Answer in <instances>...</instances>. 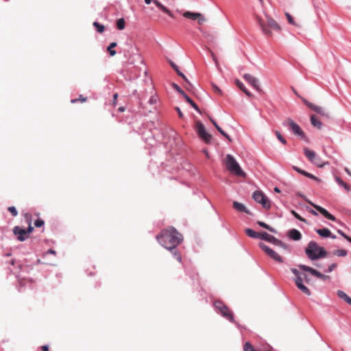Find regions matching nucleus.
I'll list each match as a JSON object with an SVG mask.
<instances>
[{
  "mask_svg": "<svg viewBox=\"0 0 351 351\" xmlns=\"http://www.w3.org/2000/svg\"><path fill=\"white\" fill-rule=\"evenodd\" d=\"M184 98L197 112H198L199 113L201 112L197 104L186 94L184 95Z\"/></svg>",
  "mask_w": 351,
  "mask_h": 351,
  "instance_id": "24",
  "label": "nucleus"
},
{
  "mask_svg": "<svg viewBox=\"0 0 351 351\" xmlns=\"http://www.w3.org/2000/svg\"><path fill=\"white\" fill-rule=\"evenodd\" d=\"M346 240L348 241H349L350 243H351V238L350 237H346Z\"/></svg>",
  "mask_w": 351,
  "mask_h": 351,
  "instance_id": "63",
  "label": "nucleus"
},
{
  "mask_svg": "<svg viewBox=\"0 0 351 351\" xmlns=\"http://www.w3.org/2000/svg\"><path fill=\"white\" fill-rule=\"evenodd\" d=\"M34 228L29 225L27 230H25V232L27 233V235L29 237V234L33 231Z\"/></svg>",
  "mask_w": 351,
  "mask_h": 351,
  "instance_id": "47",
  "label": "nucleus"
},
{
  "mask_svg": "<svg viewBox=\"0 0 351 351\" xmlns=\"http://www.w3.org/2000/svg\"><path fill=\"white\" fill-rule=\"evenodd\" d=\"M274 191L277 193L280 192V189L278 187H275Z\"/></svg>",
  "mask_w": 351,
  "mask_h": 351,
  "instance_id": "62",
  "label": "nucleus"
},
{
  "mask_svg": "<svg viewBox=\"0 0 351 351\" xmlns=\"http://www.w3.org/2000/svg\"><path fill=\"white\" fill-rule=\"evenodd\" d=\"M258 246L272 259L280 263H283V258L265 243H260Z\"/></svg>",
  "mask_w": 351,
  "mask_h": 351,
  "instance_id": "11",
  "label": "nucleus"
},
{
  "mask_svg": "<svg viewBox=\"0 0 351 351\" xmlns=\"http://www.w3.org/2000/svg\"><path fill=\"white\" fill-rule=\"evenodd\" d=\"M214 89H215V90L216 92H217V93H220L221 90H220V89H219L217 86H214Z\"/></svg>",
  "mask_w": 351,
  "mask_h": 351,
  "instance_id": "59",
  "label": "nucleus"
},
{
  "mask_svg": "<svg viewBox=\"0 0 351 351\" xmlns=\"http://www.w3.org/2000/svg\"><path fill=\"white\" fill-rule=\"evenodd\" d=\"M156 101H157V98H156V97H154H154H152L149 99V103L150 104H156Z\"/></svg>",
  "mask_w": 351,
  "mask_h": 351,
  "instance_id": "48",
  "label": "nucleus"
},
{
  "mask_svg": "<svg viewBox=\"0 0 351 351\" xmlns=\"http://www.w3.org/2000/svg\"><path fill=\"white\" fill-rule=\"evenodd\" d=\"M195 130L199 137L206 143H210L212 139V136L207 132L203 123L197 121L195 123Z\"/></svg>",
  "mask_w": 351,
  "mask_h": 351,
  "instance_id": "7",
  "label": "nucleus"
},
{
  "mask_svg": "<svg viewBox=\"0 0 351 351\" xmlns=\"http://www.w3.org/2000/svg\"><path fill=\"white\" fill-rule=\"evenodd\" d=\"M224 162L226 168L231 173L242 178L246 176V173L242 170L239 164L232 155L228 154L226 156Z\"/></svg>",
  "mask_w": 351,
  "mask_h": 351,
  "instance_id": "4",
  "label": "nucleus"
},
{
  "mask_svg": "<svg viewBox=\"0 0 351 351\" xmlns=\"http://www.w3.org/2000/svg\"><path fill=\"white\" fill-rule=\"evenodd\" d=\"M13 232L17 237V239L19 241H24L26 239L28 238V236L25 232V230L21 228L19 226H15L13 228Z\"/></svg>",
  "mask_w": 351,
  "mask_h": 351,
  "instance_id": "14",
  "label": "nucleus"
},
{
  "mask_svg": "<svg viewBox=\"0 0 351 351\" xmlns=\"http://www.w3.org/2000/svg\"><path fill=\"white\" fill-rule=\"evenodd\" d=\"M315 232L323 238L331 237L332 239H336L335 235H332L330 230L328 228L316 229Z\"/></svg>",
  "mask_w": 351,
  "mask_h": 351,
  "instance_id": "19",
  "label": "nucleus"
},
{
  "mask_svg": "<svg viewBox=\"0 0 351 351\" xmlns=\"http://www.w3.org/2000/svg\"><path fill=\"white\" fill-rule=\"evenodd\" d=\"M117 45H108V48H107V51L109 52L110 55L111 56H113L114 55L116 54V51L114 50V47H116Z\"/></svg>",
  "mask_w": 351,
  "mask_h": 351,
  "instance_id": "38",
  "label": "nucleus"
},
{
  "mask_svg": "<svg viewBox=\"0 0 351 351\" xmlns=\"http://www.w3.org/2000/svg\"><path fill=\"white\" fill-rule=\"evenodd\" d=\"M173 87L178 91L180 94H181L183 97L186 93L184 92V90L176 84L173 83L172 84Z\"/></svg>",
  "mask_w": 351,
  "mask_h": 351,
  "instance_id": "35",
  "label": "nucleus"
},
{
  "mask_svg": "<svg viewBox=\"0 0 351 351\" xmlns=\"http://www.w3.org/2000/svg\"><path fill=\"white\" fill-rule=\"evenodd\" d=\"M158 243L169 251L176 248L183 240V237L174 228L170 227L156 237Z\"/></svg>",
  "mask_w": 351,
  "mask_h": 351,
  "instance_id": "1",
  "label": "nucleus"
},
{
  "mask_svg": "<svg viewBox=\"0 0 351 351\" xmlns=\"http://www.w3.org/2000/svg\"><path fill=\"white\" fill-rule=\"evenodd\" d=\"M244 79L248 82L256 90H261L258 80L250 74H245L243 76Z\"/></svg>",
  "mask_w": 351,
  "mask_h": 351,
  "instance_id": "16",
  "label": "nucleus"
},
{
  "mask_svg": "<svg viewBox=\"0 0 351 351\" xmlns=\"http://www.w3.org/2000/svg\"><path fill=\"white\" fill-rule=\"evenodd\" d=\"M335 254L338 256H345L347 255V252L345 250H337L335 252Z\"/></svg>",
  "mask_w": 351,
  "mask_h": 351,
  "instance_id": "37",
  "label": "nucleus"
},
{
  "mask_svg": "<svg viewBox=\"0 0 351 351\" xmlns=\"http://www.w3.org/2000/svg\"><path fill=\"white\" fill-rule=\"evenodd\" d=\"M295 282L297 287L302 291L304 294L307 295H311L310 290L303 284L302 277H298V278H295Z\"/></svg>",
  "mask_w": 351,
  "mask_h": 351,
  "instance_id": "18",
  "label": "nucleus"
},
{
  "mask_svg": "<svg viewBox=\"0 0 351 351\" xmlns=\"http://www.w3.org/2000/svg\"><path fill=\"white\" fill-rule=\"evenodd\" d=\"M285 15L288 22L291 25H295V22L293 21V18L292 17V16L288 12L285 13Z\"/></svg>",
  "mask_w": 351,
  "mask_h": 351,
  "instance_id": "41",
  "label": "nucleus"
},
{
  "mask_svg": "<svg viewBox=\"0 0 351 351\" xmlns=\"http://www.w3.org/2000/svg\"><path fill=\"white\" fill-rule=\"evenodd\" d=\"M303 102L309 107L311 110L315 111V112L321 114L323 117H329L328 112L322 107L318 106L317 105L313 104V103L309 102L305 99H302Z\"/></svg>",
  "mask_w": 351,
  "mask_h": 351,
  "instance_id": "12",
  "label": "nucleus"
},
{
  "mask_svg": "<svg viewBox=\"0 0 351 351\" xmlns=\"http://www.w3.org/2000/svg\"><path fill=\"white\" fill-rule=\"evenodd\" d=\"M317 210H318L322 215H323L326 218L332 220V221H336V218L335 216L329 213L325 208L315 205L313 204L312 202H309Z\"/></svg>",
  "mask_w": 351,
  "mask_h": 351,
  "instance_id": "17",
  "label": "nucleus"
},
{
  "mask_svg": "<svg viewBox=\"0 0 351 351\" xmlns=\"http://www.w3.org/2000/svg\"><path fill=\"white\" fill-rule=\"evenodd\" d=\"M303 271H308L309 273H311L312 275L314 276V272H316V269L311 267H308V266H306L305 265H300L298 266Z\"/></svg>",
  "mask_w": 351,
  "mask_h": 351,
  "instance_id": "27",
  "label": "nucleus"
},
{
  "mask_svg": "<svg viewBox=\"0 0 351 351\" xmlns=\"http://www.w3.org/2000/svg\"><path fill=\"white\" fill-rule=\"evenodd\" d=\"M337 232L341 235L343 237H344L346 239V237H348V236H347L343 231H341V230H339L337 231Z\"/></svg>",
  "mask_w": 351,
  "mask_h": 351,
  "instance_id": "51",
  "label": "nucleus"
},
{
  "mask_svg": "<svg viewBox=\"0 0 351 351\" xmlns=\"http://www.w3.org/2000/svg\"><path fill=\"white\" fill-rule=\"evenodd\" d=\"M43 351H49V348L47 346H42Z\"/></svg>",
  "mask_w": 351,
  "mask_h": 351,
  "instance_id": "56",
  "label": "nucleus"
},
{
  "mask_svg": "<svg viewBox=\"0 0 351 351\" xmlns=\"http://www.w3.org/2000/svg\"><path fill=\"white\" fill-rule=\"evenodd\" d=\"M253 199L257 202L261 204L263 208L269 209L271 206L269 200L268 198L259 191H256L253 193Z\"/></svg>",
  "mask_w": 351,
  "mask_h": 351,
  "instance_id": "9",
  "label": "nucleus"
},
{
  "mask_svg": "<svg viewBox=\"0 0 351 351\" xmlns=\"http://www.w3.org/2000/svg\"><path fill=\"white\" fill-rule=\"evenodd\" d=\"M176 111L178 112V116L180 117V118H182L184 117L180 108L179 107H176Z\"/></svg>",
  "mask_w": 351,
  "mask_h": 351,
  "instance_id": "49",
  "label": "nucleus"
},
{
  "mask_svg": "<svg viewBox=\"0 0 351 351\" xmlns=\"http://www.w3.org/2000/svg\"><path fill=\"white\" fill-rule=\"evenodd\" d=\"M304 176L307 177V178H309L311 179H313V180H316L317 182H320V179L318 178L317 177L315 176L314 175L307 172L305 171V173H304Z\"/></svg>",
  "mask_w": 351,
  "mask_h": 351,
  "instance_id": "36",
  "label": "nucleus"
},
{
  "mask_svg": "<svg viewBox=\"0 0 351 351\" xmlns=\"http://www.w3.org/2000/svg\"><path fill=\"white\" fill-rule=\"evenodd\" d=\"M291 272L295 276V278H298V277H302L301 274L296 269H291Z\"/></svg>",
  "mask_w": 351,
  "mask_h": 351,
  "instance_id": "43",
  "label": "nucleus"
},
{
  "mask_svg": "<svg viewBox=\"0 0 351 351\" xmlns=\"http://www.w3.org/2000/svg\"><path fill=\"white\" fill-rule=\"evenodd\" d=\"M282 125L285 127L289 128L293 134L300 136L304 139L305 138V134L301 129L299 125L294 122L291 119H288L282 122Z\"/></svg>",
  "mask_w": 351,
  "mask_h": 351,
  "instance_id": "6",
  "label": "nucleus"
},
{
  "mask_svg": "<svg viewBox=\"0 0 351 351\" xmlns=\"http://www.w3.org/2000/svg\"><path fill=\"white\" fill-rule=\"evenodd\" d=\"M173 256L179 261H182V256L178 252V251L176 250V247L174 248L173 250L171 251Z\"/></svg>",
  "mask_w": 351,
  "mask_h": 351,
  "instance_id": "33",
  "label": "nucleus"
},
{
  "mask_svg": "<svg viewBox=\"0 0 351 351\" xmlns=\"http://www.w3.org/2000/svg\"><path fill=\"white\" fill-rule=\"evenodd\" d=\"M337 295L345 300L348 304L351 305V298L343 291L339 290L337 291Z\"/></svg>",
  "mask_w": 351,
  "mask_h": 351,
  "instance_id": "23",
  "label": "nucleus"
},
{
  "mask_svg": "<svg viewBox=\"0 0 351 351\" xmlns=\"http://www.w3.org/2000/svg\"><path fill=\"white\" fill-rule=\"evenodd\" d=\"M335 181L339 186H343L347 191H350V186L348 185V184L343 182L339 177L336 176Z\"/></svg>",
  "mask_w": 351,
  "mask_h": 351,
  "instance_id": "26",
  "label": "nucleus"
},
{
  "mask_svg": "<svg viewBox=\"0 0 351 351\" xmlns=\"http://www.w3.org/2000/svg\"><path fill=\"white\" fill-rule=\"evenodd\" d=\"M210 121L212 122V123L214 125L216 129H217V127H219V125L217 123V122L211 117H209Z\"/></svg>",
  "mask_w": 351,
  "mask_h": 351,
  "instance_id": "50",
  "label": "nucleus"
},
{
  "mask_svg": "<svg viewBox=\"0 0 351 351\" xmlns=\"http://www.w3.org/2000/svg\"><path fill=\"white\" fill-rule=\"evenodd\" d=\"M337 267V264L332 263L328 266L327 272H331L334 270V269Z\"/></svg>",
  "mask_w": 351,
  "mask_h": 351,
  "instance_id": "46",
  "label": "nucleus"
},
{
  "mask_svg": "<svg viewBox=\"0 0 351 351\" xmlns=\"http://www.w3.org/2000/svg\"><path fill=\"white\" fill-rule=\"evenodd\" d=\"M93 25L99 33H102L104 31V25L99 23L98 22H94Z\"/></svg>",
  "mask_w": 351,
  "mask_h": 351,
  "instance_id": "31",
  "label": "nucleus"
},
{
  "mask_svg": "<svg viewBox=\"0 0 351 351\" xmlns=\"http://www.w3.org/2000/svg\"><path fill=\"white\" fill-rule=\"evenodd\" d=\"M311 124L317 128L318 129H321L322 126V122L318 120L315 115H312L311 117Z\"/></svg>",
  "mask_w": 351,
  "mask_h": 351,
  "instance_id": "25",
  "label": "nucleus"
},
{
  "mask_svg": "<svg viewBox=\"0 0 351 351\" xmlns=\"http://www.w3.org/2000/svg\"><path fill=\"white\" fill-rule=\"evenodd\" d=\"M219 132L222 134L223 136H225L229 141H232V139L230 138V136L226 134L222 129L221 127H217V129Z\"/></svg>",
  "mask_w": 351,
  "mask_h": 351,
  "instance_id": "39",
  "label": "nucleus"
},
{
  "mask_svg": "<svg viewBox=\"0 0 351 351\" xmlns=\"http://www.w3.org/2000/svg\"><path fill=\"white\" fill-rule=\"evenodd\" d=\"M214 305L216 308H217L223 317H226L227 319H228L231 322H234V317L232 313V312L229 310L228 307L223 304L220 301H216L214 303Z\"/></svg>",
  "mask_w": 351,
  "mask_h": 351,
  "instance_id": "8",
  "label": "nucleus"
},
{
  "mask_svg": "<svg viewBox=\"0 0 351 351\" xmlns=\"http://www.w3.org/2000/svg\"><path fill=\"white\" fill-rule=\"evenodd\" d=\"M210 53H211V56H212V58L213 59V60L215 61V62L217 64V58H216V56L215 55V53L212 51H210Z\"/></svg>",
  "mask_w": 351,
  "mask_h": 351,
  "instance_id": "53",
  "label": "nucleus"
},
{
  "mask_svg": "<svg viewBox=\"0 0 351 351\" xmlns=\"http://www.w3.org/2000/svg\"><path fill=\"white\" fill-rule=\"evenodd\" d=\"M47 253H48V254H56V251H55V250H51V249H50V250H49L47 251Z\"/></svg>",
  "mask_w": 351,
  "mask_h": 351,
  "instance_id": "57",
  "label": "nucleus"
},
{
  "mask_svg": "<svg viewBox=\"0 0 351 351\" xmlns=\"http://www.w3.org/2000/svg\"><path fill=\"white\" fill-rule=\"evenodd\" d=\"M45 222L42 219H36L34 222V225L36 227L40 228L42 227L44 225Z\"/></svg>",
  "mask_w": 351,
  "mask_h": 351,
  "instance_id": "42",
  "label": "nucleus"
},
{
  "mask_svg": "<svg viewBox=\"0 0 351 351\" xmlns=\"http://www.w3.org/2000/svg\"><path fill=\"white\" fill-rule=\"evenodd\" d=\"M237 86L240 88V89H241L245 93L246 95H247L248 97H251L252 95L251 94L250 92H249L245 87L244 84L240 82L239 80H237L236 82Z\"/></svg>",
  "mask_w": 351,
  "mask_h": 351,
  "instance_id": "29",
  "label": "nucleus"
},
{
  "mask_svg": "<svg viewBox=\"0 0 351 351\" xmlns=\"http://www.w3.org/2000/svg\"><path fill=\"white\" fill-rule=\"evenodd\" d=\"M287 237L293 241H300L302 239L300 232L296 229H291L287 233Z\"/></svg>",
  "mask_w": 351,
  "mask_h": 351,
  "instance_id": "20",
  "label": "nucleus"
},
{
  "mask_svg": "<svg viewBox=\"0 0 351 351\" xmlns=\"http://www.w3.org/2000/svg\"><path fill=\"white\" fill-rule=\"evenodd\" d=\"M304 278H305L306 282L308 283L309 282V279H308V276L305 275Z\"/></svg>",
  "mask_w": 351,
  "mask_h": 351,
  "instance_id": "61",
  "label": "nucleus"
},
{
  "mask_svg": "<svg viewBox=\"0 0 351 351\" xmlns=\"http://www.w3.org/2000/svg\"><path fill=\"white\" fill-rule=\"evenodd\" d=\"M257 223L261 227L264 228L268 230L271 232H274V233L276 232V230L274 228H273L272 227L269 226V225H267V223H264L263 221H257Z\"/></svg>",
  "mask_w": 351,
  "mask_h": 351,
  "instance_id": "28",
  "label": "nucleus"
},
{
  "mask_svg": "<svg viewBox=\"0 0 351 351\" xmlns=\"http://www.w3.org/2000/svg\"><path fill=\"white\" fill-rule=\"evenodd\" d=\"M305 253L311 261L324 258L327 254L326 250L323 247L319 246L314 241L308 243V246L305 249Z\"/></svg>",
  "mask_w": 351,
  "mask_h": 351,
  "instance_id": "3",
  "label": "nucleus"
},
{
  "mask_svg": "<svg viewBox=\"0 0 351 351\" xmlns=\"http://www.w3.org/2000/svg\"><path fill=\"white\" fill-rule=\"evenodd\" d=\"M291 213L296 219L302 221H305V220L302 217H301L295 211L293 210Z\"/></svg>",
  "mask_w": 351,
  "mask_h": 351,
  "instance_id": "44",
  "label": "nucleus"
},
{
  "mask_svg": "<svg viewBox=\"0 0 351 351\" xmlns=\"http://www.w3.org/2000/svg\"><path fill=\"white\" fill-rule=\"evenodd\" d=\"M311 213L313 215H315V216H317V213L316 211H315L314 210H311Z\"/></svg>",
  "mask_w": 351,
  "mask_h": 351,
  "instance_id": "60",
  "label": "nucleus"
},
{
  "mask_svg": "<svg viewBox=\"0 0 351 351\" xmlns=\"http://www.w3.org/2000/svg\"><path fill=\"white\" fill-rule=\"evenodd\" d=\"M203 152L205 154L206 156L208 158H209V154L207 149H204Z\"/></svg>",
  "mask_w": 351,
  "mask_h": 351,
  "instance_id": "58",
  "label": "nucleus"
},
{
  "mask_svg": "<svg viewBox=\"0 0 351 351\" xmlns=\"http://www.w3.org/2000/svg\"><path fill=\"white\" fill-rule=\"evenodd\" d=\"M293 169L296 171L297 172H298L299 173L302 174L304 176V173H305V171L304 170H302L301 169H300L299 167H296V166H293Z\"/></svg>",
  "mask_w": 351,
  "mask_h": 351,
  "instance_id": "45",
  "label": "nucleus"
},
{
  "mask_svg": "<svg viewBox=\"0 0 351 351\" xmlns=\"http://www.w3.org/2000/svg\"><path fill=\"white\" fill-rule=\"evenodd\" d=\"M344 170L349 175L351 176V171L349 170V169L348 167H345L344 168Z\"/></svg>",
  "mask_w": 351,
  "mask_h": 351,
  "instance_id": "55",
  "label": "nucleus"
},
{
  "mask_svg": "<svg viewBox=\"0 0 351 351\" xmlns=\"http://www.w3.org/2000/svg\"><path fill=\"white\" fill-rule=\"evenodd\" d=\"M152 2H153L158 8H160L165 13L167 14L169 16L172 18L174 17L172 12L158 0H145V3L147 5L150 4Z\"/></svg>",
  "mask_w": 351,
  "mask_h": 351,
  "instance_id": "15",
  "label": "nucleus"
},
{
  "mask_svg": "<svg viewBox=\"0 0 351 351\" xmlns=\"http://www.w3.org/2000/svg\"><path fill=\"white\" fill-rule=\"evenodd\" d=\"M256 21L266 36H271L273 32H280L281 30L277 21L266 13H264V17L256 16Z\"/></svg>",
  "mask_w": 351,
  "mask_h": 351,
  "instance_id": "2",
  "label": "nucleus"
},
{
  "mask_svg": "<svg viewBox=\"0 0 351 351\" xmlns=\"http://www.w3.org/2000/svg\"><path fill=\"white\" fill-rule=\"evenodd\" d=\"M118 95L116 93L114 95V99L115 100L117 98Z\"/></svg>",
  "mask_w": 351,
  "mask_h": 351,
  "instance_id": "64",
  "label": "nucleus"
},
{
  "mask_svg": "<svg viewBox=\"0 0 351 351\" xmlns=\"http://www.w3.org/2000/svg\"><path fill=\"white\" fill-rule=\"evenodd\" d=\"M262 239L265 240L266 241H268L269 243H271L277 246H279L284 250H289V247L286 243H285L282 241H281L280 240L276 239L275 237L269 234L266 232H263Z\"/></svg>",
  "mask_w": 351,
  "mask_h": 351,
  "instance_id": "10",
  "label": "nucleus"
},
{
  "mask_svg": "<svg viewBox=\"0 0 351 351\" xmlns=\"http://www.w3.org/2000/svg\"><path fill=\"white\" fill-rule=\"evenodd\" d=\"M183 16L185 18L190 19L191 20H197L199 24H202L205 21V18L200 13L197 12H191L189 11H186L183 13Z\"/></svg>",
  "mask_w": 351,
  "mask_h": 351,
  "instance_id": "13",
  "label": "nucleus"
},
{
  "mask_svg": "<svg viewBox=\"0 0 351 351\" xmlns=\"http://www.w3.org/2000/svg\"><path fill=\"white\" fill-rule=\"evenodd\" d=\"M8 210L11 213L12 216L16 217L18 215L16 208L14 206L8 207Z\"/></svg>",
  "mask_w": 351,
  "mask_h": 351,
  "instance_id": "40",
  "label": "nucleus"
},
{
  "mask_svg": "<svg viewBox=\"0 0 351 351\" xmlns=\"http://www.w3.org/2000/svg\"><path fill=\"white\" fill-rule=\"evenodd\" d=\"M322 273H320L319 271H316V272H314V276L319 278Z\"/></svg>",
  "mask_w": 351,
  "mask_h": 351,
  "instance_id": "54",
  "label": "nucleus"
},
{
  "mask_svg": "<svg viewBox=\"0 0 351 351\" xmlns=\"http://www.w3.org/2000/svg\"><path fill=\"white\" fill-rule=\"evenodd\" d=\"M125 20L123 18L118 19V21H117V26L119 29H123L125 27Z\"/></svg>",
  "mask_w": 351,
  "mask_h": 351,
  "instance_id": "32",
  "label": "nucleus"
},
{
  "mask_svg": "<svg viewBox=\"0 0 351 351\" xmlns=\"http://www.w3.org/2000/svg\"><path fill=\"white\" fill-rule=\"evenodd\" d=\"M277 138L284 145L287 144L286 139L280 134L278 131H276L275 132Z\"/></svg>",
  "mask_w": 351,
  "mask_h": 351,
  "instance_id": "34",
  "label": "nucleus"
},
{
  "mask_svg": "<svg viewBox=\"0 0 351 351\" xmlns=\"http://www.w3.org/2000/svg\"><path fill=\"white\" fill-rule=\"evenodd\" d=\"M245 233L250 237L254 238V239H262L263 232L258 233V232H255L254 230H252L250 228H247V229L245 230Z\"/></svg>",
  "mask_w": 351,
  "mask_h": 351,
  "instance_id": "22",
  "label": "nucleus"
},
{
  "mask_svg": "<svg viewBox=\"0 0 351 351\" xmlns=\"http://www.w3.org/2000/svg\"><path fill=\"white\" fill-rule=\"evenodd\" d=\"M329 278V276H326V275H324V274H321L320 277H319V279H322L323 280H326L327 279Z\"/></svg>",
  "mask_w": 351,
  "mask_h": 351,
  "instance_id": "52",
  "label": "nucleus"
},
{
  "mask_svg": "<svg viewBox=\"0 0 351 351\" xmlns=\"http://www.w3.org/2000/svg\"><path fill=\"white\" fill-rule=\"evenodd\" d=\"M172 67L175 69V71L177 72L178 75L180 77H182L186 82H188V80L186 79V76L184 75L183 73H182L177 65H176L174 63H171Z\"/></svg>",
  "mask_w": 351,
  "mask_h": 351,
  "instance_id": "30",
  "label": "nucleus"
},
{
  "mask_svg": "<svg viewBox=\"0 0 351 351\" xmlns=\"http://www.w3.org/2000/svg\"><path fill=\"white\" fill-rule=\"evenodd\" d=\"M233 207L234 209H236L237 210H238L239 212H243V213H245L247 214L250 213L249 210L246 208V207L243 204H241L240 202H234Z\"/></svg>",
  "mask_w": 351,
  "mask_h": 351,
  "instance_id": "21",
  "label": "nucleus"
},
{
  "mask_svg": "<svg viewBox=\"0 0 351 351\" xmlns=\"http://www.w3.org/2000/svg\"><path fill=\"white\" fill-rule=\"evenodd\" d=\"M303 151L305 156L315 166L322 168L326 165V163L322 161V158L317 156L314 151L309 149L308 147H304Z\"/></svg>",
  "mask_w": 351,
  "mask_h": 351,
  "instance_id": "5",
  "label": "nucleus"
}]
</instances>
